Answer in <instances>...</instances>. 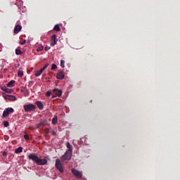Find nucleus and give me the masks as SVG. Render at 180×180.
<instances>
[{
  "mask_svg": "<svg viewBox=\"0 0 180 180\" xmlns=\"http://www.w3.org/2000/svg\"><path fill=\"white\" fill-rule=\"evenodd\" d=\"M67 148H68L66 151H70V153H72V145L70 143V142H67L66 143Z\"/></svg>",
  "mask_w": 180,
  "mask_h": 180,
  "instance_id": "12",
  "label": "nucleus"
},
{
  "mask_svg": "<svg viewBox=\"0 0 180 180\" xmlns=\"http://www.w3.org/2000/svg\"><path fill=\"white\" fill-rule=\"evenodd\" d=\"M52 134H53V136H56V131H53Z\"/></svg>",
  "mask_w": 180,
  "mask_h": 180,
  "instance_id": "34",
  "label": "nucleus"
},
{
  "mask_svg": "<svg viewBox=\"0 0 180 180\" xmlns=\"http://www.w3.org/2000/svg\"><path fill=\"white\" fill-rule=\"evenodd\" d=\"M20 64H19V63H15V65H14V67L15 68H19V67H20Z\"/></svg>",
  "mask_w": 180,
  "mask_h": 180,
  "instance_id": "29",
  "label": "nucleus"
},
{
  "mask_svg": "<svg viewBox=\"0 0 180 180\" xmlns=\"http://www.w3.org/2000/svg\"><path fill=\"white\" fill-rule=\"evenodd\" d=\"M49 67V64H46L43 68L44 70H47V68Z\"/></svg>",
  "mask_w": 180,
  "mask_h": 180,
  "instance_id": "33",
  "label": "nucleus"
},
{
  "mask_svg": "<svg viewBox=\"0 0 180 180\" xmlns=\"http://www.w3.org/2000/svg\"><path fill=\"white\" fill-rule=\"evenodd\" d=\"M12 92H13V89H7L6 90V94H12Z\"/></svg>",
  "mask_w": 180,
  "mask_h": 180,
  "instance_id": "22",
  "label": "nucleus"
},
{
  "mask_svg": "<svg viewBox=\"0 0 180 180\" xmlns=\"http://www.w3.org/2000/svg\"><path fill=\"white\" fill-rule=\"evenodd\" d=\"M18 77H23V71H22L20 69H19L18 72Z\"/></svg>",
  "mask_w": 180,
  "mask_h": 180,
  "instance_id": "17",
  "label": "nucleus"
},
{
  "mask_svg": "<svg viewBox=\"0 0 180 180\" xmlns=\"http://www.w3.org/2000/svg\"><path fill=\"white\" fill-rule=\"evenodd\" d=\"M20 44H26V40L20 41Z\"/></svg>",
  "mask_w": 180,
  "mask_h": 180,
  "instance_id": "32",
  "label": "nucleus"
},
{
  "mask_svg": "<svg viewBox=\"0 0 180 180\" xmlns=\"http://www.w3.org/2000/svg\"><path fill=\"white\" fill-rule=\"evenodd\" d=\"M53 30H56V32H60V25H56L53 27Z\"/></svg>",
  "mask_w": 180,
  "mask_h": 180,
  "instance_id": "16",
  "label": "nucleus"
},
{
  "mask_svg": "<svg viewBox=\"0 0 180 180\" xmlns=\"http://www.w3.org/2000/svg\"><path fill=\"white\" fill-rule=\"evenodd\" d=\"M44 47L43 46H40L37 48V51H43Z\"/></svg>",
  "mask_w": 180,
  "mask_h": 180,
  "instance_id": "20",
  "label": "nucleus"
},
{
  "mask_svg": "<svg viewBox=\"0 0 180 180\" xmlns=\"http://www.w3.org/2000/svg\"><path fill=\"white\" fill-rule=\"evenodd\" d=\"M15 84V80H11L7 84L8 87H12Z\"/></svg>",
  "mask_w": 180,
  "mask_h": 180,
  "instance_id": "15",
  "label": "nucleus"
},
{
  "mask_svg": "<svg viewBox=\"0 0 180 180\" xmlns=\"http://www.w3.org/2000/svg\"><path fill=\"white\" fill-rule=\"evenodd\" d=\"M24 110L25 112H34V110H36V105H33V104H27L24 105Z\"/></svg>",
  "mask_w": 180,
  "mask_h": 180,
  "instance_id": "4",
  "label": "nucleus"
},
{
  "mask_svg": "<svg viewBox=\"0 0 180 180\" xmlns=\"http://www.w3.org/2000/svg\"><path fill=\"white\" fill-rule=\"evenodd\" d=\"M49 50H50V46H46L45 51H49Z\"/></svg>",
  "mask_w": 180,
  "mask_h": 180,
  "instance_id": "31",
  "label": "nucleus"
},
{
  "mask_svg": "<svg viewBox=\"0 0 180 180\" xmlns=\"http://www.w3.org/2000/svg\"><path fill=\"white\" fill-rule=\"evenodd\" d=\"M57 41H58V39H57V35L53 34L52 35L51 38V47H54L56 44H57Z\"/></svg>",
  "mask_w": 180,
  "mask_h": 180,
  "instance_id": "6",
  "label": "nucleus"
},
{
  "mask_svg": "<svg viewBox=\"0 0 180 180\" xmlns=\"http://www.w3.org/2000/svg\"><path fill=\"white\" fill-rule=\"evenodd\" d=\"M71 157H72V153L66 151L65 154L61 157V160L60 159L56 160L55 167L59 170L60 174L64 172V166H63V162H67L68 161H70V160H71Z\"/></svg>",
  "mask_w": 180,
  "mask_h": 180,
  "instance_id": "1",
  "label": "nucleus"
},
{
  "mask_svg": "<svg viewBox=\"0 0 180 180\" xmlns=\"http://www.w3.org/2000/svg\"><path fill=\"white\" fill-rule=\"evenodd\" d=\"M51 95H53V91H48L46 94V96L49 97Z\"/></svg>",
  "mask_w": 180,
  "mask_h": 180,
  "instance_id": "23",
  "label": "nucleus"
},
{
  "mask_svg": "<svg viewBox=\"0 0 180 180\" xmlns=\"http://www.w3.org/2000/svg\"><path fill=\"white\" fill-rule=\"evenodd\" d=\"M14 110L12 108H7L5 109V110L3 112L2 118L5 119V117H8L11 113H13Z\"/></svg>",
  "mask_w": 180,
  "mask_h": 180,
  "instance_id": "5",
  "label": "nucleus"
},
{
  "mask_svg": "<svg viewBox=\"0 0 180 180\" xmlns=\"http://www.w3.org/2000/svg\"><path fill=\"white\" fill-rule=\"evenodd\" d=\"M46 124H47V121H42L38 124L37 129H39L41 126H46Z\"/></svg>",
  "mask_w": 180,
  "mask_h": 180,
  "instance_id": "13",
  "label": "nucleus"
},
{
  "mask_svg": "<svg viewBox=\"0 0 180 180\" xmlns=\"http://www.w3.org/2000/svg\"><path fill=\"white\" fill-rule=\"evenodd\" d=\"M64 72H60L56 75V78L58 79H64Z\"/></svg>",
  "mask_w": 180,
  "mask_h": 180,
  "instance_id": "11",
  "label": "nucleus"
},
{
  "mask_svg": "<svg viewBox=\"0 0 180 180\" xmlns=\"http://www.w3.org/2000/svg\"><path fill=\"white\" fill-rule=\"evenodd\" d=\"M2 155H3V157H6V155H8V153L7 152H3Z\"/></svg>",
  "mask_w": 180,
  "mask_h": 180,
  "instance_id": "30",
  "label": "nucleus"
},
{
  "mask_svg": "<svg viewBox=\"0 0 180 180\" xmlns=\"http://www.w3.org/2000/svg\"><path fill=\"white\" fill-rule=\"evenodd\" d=\"M8 89V88H6L5 86H1L2 91H4V92H6V89Z\"/></svg>",
  "mask_w": 180,
  "mask_h": 180,
  "instance_id": "28",
  "label": "nucleus"
},
{
  "mask_svg": "<svg viewBox=\"0 0 180 180\" xmlns=\"http://www.w3.org/2000/svg\"><path fill=\"white\" fill-rule=\"evenodd\" d=\"M15 54L16 56H20V54H22V51L20 49H16Z\"/></svg>",
  "mask_w": 180,
  "mask_h": 180,
  "instance_id": "19",
  "label": "nucleus"
},
{
  "mask_svg": "<svg viewBox=\"0 0 180 180\" xmlns=\"http://www.w3.org/2000/svg\"><path fill=\"white\" fill-rule=\"evenodd\" d=\"M35 104L38 106L40 110H43V109H44V105H43V103H41V101H36Z\"/></svg>",
  "mask_w": 180,
  "mask_h": 180,
  "instance_id": "10",
  "label": "nucleus"
},
{
  "mask_svg": "<svg viewBox=\"0 0 180 180\" xmlns=\"http://www.w3.org/2000/svg\"><path fill=\"white\" fill-rule=\"evenodd\" d=\"M57 117H55L52 119V124H57Z\"/></svg>",
  "mask_w": 180,
  "mask_h": 180,
  "instance_id": "18",
  "label": "nucleus"
},
{
  "mask_svg": "<svg viewBox=\"0 0 180 180\" xmlns=\"http://www.w3.org/2000/svg\"><path fill=\"white\" fill-rule=\"evenodd\" d=\"M51 70H52V71H54V70H57V65H56V64H52V65H51Z\"/></svg>",
  "mask_w": 180,
  "mask_h": 180,
  "instance_id": "25",
  "label": "nucleus"
},
{
  "mask_svg": "<svg viewBox=\"0 0 180 180\" xmlns=\"http://www.w3.org/2000/svg\"><path fill=\"white\" fill-rule=\"evenodd\" d=\"M28 159L35 162L37 165H46L47 164L46 159H40L35 153H30L28 155Z\"/></svg>",
  "mask_w": 180,
  "mask_h": 180,
  "instance_id": "2",
  "label": "nucleus"
},
{
  "mask_svg": "<svg viewBox=\"0 0 180 180\" xmlns=\"http://www.w3.org/2000/svg\"><path fill=\"white\" fill-rule=\"evenodd\" d=\"M20 30H22V27L20 25H17L15 26V28H14L15 34H18V33H19V32H20Z\"/></svg>",
  "mask_w": 180,
  "mask_h": 180,
  "instance_id": "9",
  "label": "nucleus"
},
{
  "mask_svg": "<svg viewBox=\"0 0 180 180\" xmlns=\"http://www.w3.org/2000/svg\"><path fill=\"white\" fill-rule=\"evenodd\" d=\"M24 139H25V140H30V137L29 136L28 134H25V135H24Z\"/></svg>",
  "mask_w": 180,
  "mask_h": 180,
  "instance_id": "27",
  "label": "nucleus"
},
{
  "mask_svg": "<svg viewBox=\"0 0 180 180\" xmlns=\"http://www.w3.org/2000/svg\"><path fill=\"white\" fill-rule=\"evenodd\" d=\"M43 74L41 71L39 70L35 72V76L40 77V75Z\"/></svg>",
  "mask_w": 180,
  "mask_h": 180,
  "instance_id": "26",
  "label": "nucleus"
},
{
  "mask_svg": "<svg viewBox=\"0 0 180 180\" xmlns=\"http://www.w3.org/2000/svg\"><path fill=\"white\" fill-rule=\"evenodd\" d=\"M4 98L8 101H16V97L12 95H4Z\"/></svg>",
  "mask_w": 180,
  "mask_h": 180,
  "instance_id": "8",
  "label": "nucleus"
},
{
  "mask_svg": "<svg viewBox=\"0 0 180 180\" xmlns=\"http://www.w3.org/2000/svg\"><path fill=\"white\" fill-rule=\"evenodd\" d=\"M22 151H23V148L20 146L15 150V154H20V153H22Z\"/></svg>",
  "mask_w": 180,
  "mask_h": 180,
  "instance_id": "14",
  "label": "nucleus"
},
{
  "mask_svg": "<svg viewBox=\"0 0 180 180\" xmlns=\"http://www.w3.org/2000/svg\"><path fill=\"white\" fill-rule=\"evenodd\" d=\"M4 127H8L9 122L8 121H4L3 122Z\"/></svg>",
  "mask_w": 180,
  "mask_h": 180,
  "instance_id": "24",
  "label": "nucleus"
},
{
  "mask_svg": "<svg viewBox=\"0 0 180 180\" xmlns=\"http://www.w3.org/2000/svg\"><path fill=\"white\" fill-rule=\"evenodd\" d=\"M45 70L42 68L41 69L39 70V71L42 72L43 73V71H44Z\"/></svg>",
  "mask_w": 180,
  "mask_h": 180,
  "instance_id": "35",
  "label": "nucleus"
},
{
  "mask_svg": "<svg viewBox=\"0 0 180 180\" xmlns=\"http://www.w3.org/2000/svg\"><path fill=\"white\" fill-rule=\"evenodd\" d=\"M63 95V91L59 90L58 89H53L52 91V98L54 99V98H58L61 97Z\"/></svg>",
  "mask_w": 180,
  "mask_h": 180,
  "instance_id": "3",
  "label": "nucleus"
},
{
  "mask_svg": "<svg viewBox=\"0 0 180 180\" xmlns=\"http://www.w3.org/2000/svg\"><path fill=\"white\" fill-rule=\"evenodd\" d=\"M65 60L60 61V67H61V68H64V67H65Z\"/></svg>",
  "mask_w": 180,
  "mask_h": 180,
  "instance_id": "21",
  "label": "nucleus"
},
{
  "mask_svg": "<svg viewBox=\"0 0 180 180\" xmlns=\"http://www.w3.org/2000/svg\"><path fill=\"white\" fill-rule=\"evenodd\" d=\"M72 174H73L76 178H82V173L75 169H72Z\"/></svg>",
  "mask_w": 180,
  "mask_h": 180,
  "instance_id": "7",
  "label": "nucleus"
}]
</instances>
